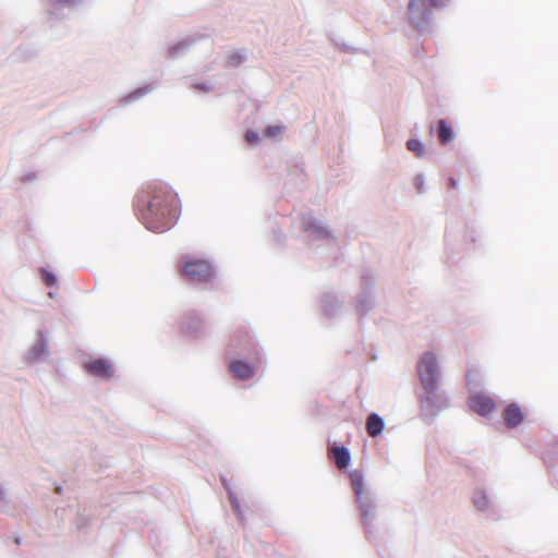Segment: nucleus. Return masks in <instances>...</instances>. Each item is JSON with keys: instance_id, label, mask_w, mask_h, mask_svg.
Masks as SVG:
<instances>
[{"instance_id": "3", "label": "nucleus", "mask_w": 558, "mask_h": 558, "mask_svg": "<svg viewBox=\"0 0 558 558\" xmlns=\"http://www.w3.org/2000/svg\"><path fill=\"white\" fill-rule=\"evenodd\" d=\"M417 373L424 389L428 393L436 391L438 386V365L434 353L426 352L422 355L417 365Z\"/></svg>"}, {"instance_id": "12", "label": "nucleus", "mask_w": 558, "mask_h": 558, "mask_svg": "<svg viewBox=\"0 0 558 558\" xmlns=\"http://www.w3.org/2000/svg\"><path fill=\"white\" fill-rule=\"evenodd\" d=\"M407 148L414 153L417 157H421L424 155V146L418 140H409L407 143Z\"/></svg>"}, {"instance_id": "18", "label": "nucleus", "mask_w": 558, "mask_h": 558, "mask_svg": "<svg viewBox=\"0 0 558 558\" xmlns=\"http://www.w3.org/2000/svg\"><path fill=\"white\" fill-rule=\"evenodd\" d=\"M477 376L476 372L475 371H469L468 374H466V380H468V384L470 385L473 377L475 378Z\"/></svg>"}, {"instance_id": "2", "label": "nucleus", "mask_w": 558, "mask_h": 558, "mask_svg": "<svg viewBox=\"0 0 558 558\" xmlns=\"http://www.w3.org/2000/svg\"><path fill=\"white\" fill-rule=\"evenodd\" d=\"M179 270L182 277L192 283H207L214 277L213 268L207 260L190 256L181 258Z\"/></svg>"}, {"instance_id": "6", "label": "nucleus", "mask_w": 558, "mask_h": 558, "mask_svg": "<svg viewBox=\"0 0 558 558\" xmlns=\"http://www.w3.org/2000/svg\"><path fill=\"white\" fill-rule=\"evenodd\" d=\"M470 408L482 416L492 414L496 408L495 401L485 395H474L469 400Z\"/></svg>"}, {"instance_id": "4", "label": "nucleus", "mask_w": 558, "mask_h": 558, "mask_svg": "<svg viewBox=\"0 0 558 558\" xmlns=\"http://www.w3.org/2000/svg\"><path fill=\"white\" fill-rule=\"evenodd\" d=\"M350 481L356 500L360 504L362 518L365 520L371 514V505L367 498L364 497V476L360 471H353L350 473Z\"/></svg>"}, {"instance_id": "7", "label": "nucleus", "mask_w": 558, "mask_h": 558, "mask_svg": "<svg viewBox=\"0 0 558 558\" xmlns=\"http://www.w3.org/2000/svg\"><path fill=\"white\" fill-rule=\"evenodd\" d=\"M229 372L233 378L248 380L255 375L254 367L243 361H235L229 364Z\"/></svg>"}, {"instance_id": "13", "label": "nucleus", "mask_w": 558, "mask_h": 558, "mask_svg": "<svg viewBox=\"0 0 558 558\" xmlns=\"http://www.w3.org/2000/svg\"><path fill=\"white\" fill-rule=\"evenodd\" d=\"M41 278H43L44 282L46 283V286H48V287L53 286L57 281L54 275L46 269H44L41 271Z\"/></svg>"}, {"instance_id": "16", "label": "nucleus", "mask_w": 558, "mask_h": 558, "mask_svg": "<svg viewBox=\"0 0 558 558\" xmlns=\"http://www.w3.org/2000/svg\"><path fill=\"white\" fill-rule=\"evenodd\" d=\"M448 3V0H428V5L430 8L440 9L446 7Z\"/></svg>"}, {"instance_id": "10", "label": "nucleus", "mask_w": 558, "mask_h": 558, "mask_svg": "<svg viewBox=\"0 0 558 558\" xmlns=\"http://www.w3.org/2000/svg\"><path fill=\"white\" fill-rule=\"evenodd\" d=\"M384 429V421L376 413L368 415L366 420V430L371 437L378 436Z\"/></svg>"}, {"instance_id": "11", "label": "nucleus", "mask_w": 558, "mask_h": 558, "mask_svg": "<svg viewBox=\"0 0 558 558\" xmlns=\"http://www.w3.org/2000/svg\"><path fill=\"white\" fill-rule=\"evenodd\" d=\"M438 140L442 145L448 144L453 140V132L445 120L438 121Z\"/></svg>"}, {"instance_id": "1", "label": "nucleus", "mask_w": 558, "mask_h": 558, "mask_svg": "<svg viewBox=\"0 0 558 558\" xmlns=\"http://www.w3.org/2000/svg\"><path fill=\"white\" fill-rule=\"evenodd\" d=\"M147 197L137 198V207L145 227L163 232L173 227L179 218L181 204L178 194L162 182L147 186Z\"/></svg>"}, {"instance_id": "20", "label": "nucleus", "mask_w": 558, "mask_h": 558, "mask_svg": "<svg viewBox=\"0 0 558 558\" xmlns=\"http://www.w3.org/2000/svg\"><path fill=\"white\" fill-rule=\"evenodd\" d=\"M15 544H17V545L21 544V539L19 537L15 539Z\"/></svg>"}, {"instance_id": "15", "label": "nucleus", "mask_w": 558, "mask_h": 558, "mask_svg": "<svg viewBox=\"0 0 558 558\" xmlns=\"http://www.w3.org/2000/svg\"><path fill=\"white\" fill-rule=\"evenodd\" d=\"M245 138L250 144H256L259 140L258 134L254 131H247Z\"/></svg>"}, {"instance_id": "21", "label": "nucleus", "mask_w": 558, "mask_h": 558, "mask_svg": "<svg viewBox=\"0 0 558 558\" xmlns=\"http://www.w3.org/2000/svg\"><path fill=\"white\" fill-rule=\"evenodd\" d=\"M421 189H422V184H421V183H418V184H417V190H420V191H421Z\"/></svg>"}, {"instance_id": "8", "label": "nucleus", "mask_w": 558, "mask_h": 558, "mask_svg": "<svg viewBox=\"0 0 558 558\" xmlns=\"http://www.w3.org/2000/svg\"><path fill=\"white\" fill-rule=\"evenodd\" d=\"M504 420L508 427L513 428L523 422L524 414L519 405L511 403L504 411Z\"/></svg>"}, {"instance_id": "9", "label": "nucleus", "mask_w": 558, "mask_h": 558, "mask_svg": "<svg viewBox=\"0 0 558 558\" xmlns=\"http://www.w3.org/2000/svg\"><path fill=\"white\" fill-rule=\"evenodd\" d=\"M329 454L330 457L332 458V460L335 461V464L336 466L339 469V470H342V469H345L349 463H350V452L349 450L341 446V447H331L329 449Z\"/></svg>"}, {"instance_id": "5", "label": "nucleus", "mask_w": 558, "mask_h": 558, "mask_svg": "<svg viewBox=\"0 0 558 558\" xmlns=\"http://www.w3.org/2000/svg\"><path fill=\"white\" fill-rule=\"evenodd\" d=\"M85 371L96 377L109 379L113 376L111 364L105 359H94L84 365Z\"/></svg>"}, {"instance_id": "17", "label": "nucleus", "mask_w": 558, "mask_h": 558, "mask_svg": "<svg viewBox=\"0 0 558 558\" xmlns=\"http://www.w3.org/2000/svg\"><path fill=\"white\" fill-rule=\"evenodd\" d=\"M421 0H411L410 3H409V11L411 13H414L415 10L417 9L418 10V3H420Z\"/></svg>"}, {"instance_id": "19", "label": "nucleus", "mask_w": 558, "mask_h": 558, "mask_svg": "<svg viewBox=\"0 0 558 558\" xmlns=\"http://www.w3.org/2000/svg\"><path fill=\"white\" fill-rule=\"evenodd\" d=\"M449 186H450L451 189H456V187H457V181H456L453 178H451V179L449 180Z\"/></svg>"}, {"instance_id": "14", "label": "nucleus", "mask_w": 558, "mask_h": 558, "mask_svg": "<svg viewBox=\"0 0 558 558\" xmlns=\"http://www.w3.org/2000/svg\"><path fill=\"white\" fill-rule=\"evenodd\" d=\"M283 130H284V126L271 125V126L267 128L265 134L267 136H276V135L280 134Z\"/></svg>"}]
</instances>
